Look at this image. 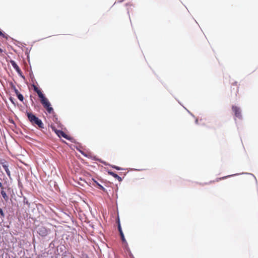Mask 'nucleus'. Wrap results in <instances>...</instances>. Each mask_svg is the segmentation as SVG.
I'll list each match as a JSON object with an SVG mask.
<instances>
[{"label":"nucleus","instance_id":"obj_1","mask_svg":"<svg viewBox=\"0 0 258 258\" xmlns=\"http://www.w3.org/2000/svg\"><path fill=\"white\" fill-rule=\"evenodd\" d=\"M27 114L29 120L33 124H36L40 128L44 127L43 123H42V121L35 115L30 112H27Z\"/></svg>","mask_w":258,"mask_h":258},{"label":"nucleus","instance_id":"obj_2","mask_svg":"<svg viewBox=\"0 0 258 258\" xmlns=\"http://www.w3.org/2000/svg\"><path fill=\"white\" fill-rule=\"evenodd\" d=\"M39 97L40 98V102L43 107L47 110L49 113H51L53 111V109L51 106V104L47 98H46L43 94Z\"/></svg>","mask_w":258,"mask_h":258},{"label":"nucleus","instance_id":"obj_3","mask_svg":"<svg viewBox=\"0 0 258 258\" xmlns=\"http://www.w3.org/2000/svg\"><path fill=\"white\" fill-rule=\"evenodd\" d=\"M232 109L236 117L240 118L241 117V111L239 107L236 106H232Z\"/></svg>","mask_w":258,"mask_h":258},{"label":"nucleus","instance_id":"obj_4","mask_svg":"<svg viewBox=\"0 0 258 258\" xmlns=\"http://www.w3.org/2000/svg\"><path fill=\"white\" fill-rule=\"evenodd\" d=\"M52 129H53V131H54V132H55L56 135L59 137H63V138H64L65 139H69L68 135H66L63 131H60V130H56V129H54L53 127H52Z\"/></svg>","mask_w":258,"mask_h":258},{"label":"nucleus","instance_id":"obj_5","mask_svg":"<svg viewBox=\"0 0 258 258\" xmlns=\"http://www.w3.org/2000/svg\"><path fill=\"white\" fill-rule=\"evenodd\" d=\"M1 164L2 165L3 167L5 169V171L6 172L8 176L10 177L11 176V172L10 171L9 169V166L7 164H6V162H1Z\"/></svg>","mask_w":258,"mask_h":258},{"label":"nucleus","instance_id":"obj_6","mask_svg":"<svg viewBox=\"0 0 258 258\" xmlns=\"http://www.w3.org/2000/svg\"><path fill=\"white\" fill-rule=\"evenodd\" d=\"M92 181L93 182V185L95 186H96L98 188L102 190L103 191H105V188L100 184L97 181H96L94 179L92 178Z\"/></svg>","mask_w":258,"mask_h":258},{"label":"nucleus","instance_id":"obj_7","mask_svg":"<svg viewBox=\"0 0 258 258\" xmlns=\"http://www.w3.org/2000/svg\"><path fill=\"white\" fill-rule=\"evenodd\" d=\"M11 63L13 67L16 70V71L19 74L21 73V69L16 63V62L14 60H11Z\"/></svg>","mask_w":258,"mask_h":258},{"label":"nucleus","instance_id":"obj_8","mask_svg":"<svg viewBox=\"0 0 258 258\" xmlns=\"http://www.w3.org/2000/svg\"><path fill=\"white\" fill-rule=\"evenodd\" d=\"M108 174L117 179L119 181H121L122 180L121 178L119 176L112 171H108Z\"/></svg>","mask_w":258,"mask_h":258},{"label":"nucleus","instance_id":"obj_9","mask_svg":"<svg viewBox=\"0 0 258 258\" xmlns=\"http://www.w3.org/2000/svg\"><path fill=\"white\" fill-rule=\"evenodd\" d=\"M32 86L33 87L34 91H35L37 93L39 97L43 94L41 90H39L36 86H35V85H33Z\"/></svg>","mask_w":258,"mask_h":258},{"label":"nucleus","instance_id":"obj_10","mask_svg":"<svg viewBox=\"0 0 258 258\" xmlns=\"http://www.w3.org/2000/svg\"><path fill=\"white\" fill-rule=\"evenodd\" d=\"M1 195H2V197H3V198H4V199L6 201H7L8 200V199H9V197L7 196L6 192L4 190H2L1 191Z\"/></svg>","mask_w":258,"mask_h":258},{"label":"nucleus","instance_id":"obj_11","mask_svg":"<svg viewBox=\"0 0 258 258\" xmlns=\"http://www.w3.org/2000/svg\"><path fill=\"white\" fill-rule=\"evenodd\" d=\"M117 223H118V225H117L118 229V231H119V233H120L121 232H122V229H121V225H120V222H119V218H118Z\"/></svg>","mask_w":258,"mask_h":258},{"label":"nucleus","instance_id":"obj_12","mask_svg":"<svg viewBox=\"0 0 258 258\" xmlns=\"http://www.w3.org/2000/svg\"><path fill=\"white\" fill-rule=\"evenodd\" d=\"M18 98L21 101H23L24 97L23 96L20 94V93L17 95Z\"/></svg>","mask_w":258,"mask_h":258},{"label":"nucleus","instance_id":"obj_13","mask_svg":"<svg viewBox=\"0 0 258 258\" xmlns=\"http://www.w3.org/2000/svg\"><path fill=\"white\" fill-rule=\"evenodd\" d=\"M39 234L42 235H46L47 232H46V229H42L41 230H40V232H39Z\"/></svg>","mask_w":258,"mask_h":258},{"label":"nucleus","instance_id":"obj_14","mask_svg":"<svg viewBox=\"0 0 258 258\" xmlns=\"http://www.w3.org/2000/svg\"><path fill=\"white\" fill-rule=\"evenodd\" d=\"M119 234H120V236H121V238L122 241L123 242H126V240H125V239L124 236V234H123V232H122L120 233Z\"/></svg>","mask_w":258,"mask_h":258},{"label":"nucleus","instance_id":"obj_15","mask_svg":"<svg viewBox=\"0 0 258 258\" xmlns=\"http://www.w3.org/2000/svg\"><path fill=\"white\" fill-rule=\"evenodd\" d=\"M111 167L113 168H114L117 170H122V169L118 166H115V165H111Z\"/></svg>","mask_w":258,"mask_h":258},{"label":"nucleus","instance_id":"obj_16","mask_svg":"<svg viewBox=\"0 0 258 258\" xmlns=\"http://www.w3.org/2000/svg\"><path fill=\"white\" fill-rule=\"evenodd\" d=\"M0 214H1V216L4 218L5 217V214L2 210V209L0 208Z\"/></svg>","mask_w":258,"mask_h":258},{"label":"nucleus","instance_id":"obj_17","mask_svg":"<svg viewBox=\"0 0 258 258\" xmlns=\"http://www.w3.org/2000/svg\"><path fill=\"white\" fill-rule=\"evenodd\" d=\"M12 89L14 90V91H15V89H17L15 86H14V85H12V87H11Z\"/></svg>","mask_w":258,"mask_h":258},{"label":"nucleus","instance_id":"obj_18","mask_svg":"<svg viewBox=\"0 0 258 258\" xmlns=\"http://www.w3.org/2000/svg\"><path fill=\"white\" fill-rule=\"evenodd\" d=\"M12 89L14 90V91H15V89H17L15 86H14V85H12V87H11Z\"/></svg>","mask_w":258,"mask_h":258},{"label":"nucleus","instance_id":"obj_19","mask_svg":"<svg viewBox=\"0 0 258 258\" xmlns=\"http://www.w3.org/2000/svg\"><path fill=\"white\" fill-rule=\"evenodd\" d=\"M227 176H225V177H223L222 178H220L219 179H217V181H219L220 180H221V179H225Z\"/></svg>","mask_w":258,"mask_h":258},{"label":"nucleus","instance_id":"obj_20","mask_svg":"<svg viewBox=\"0 0 258 258\" xmlns=\"http://www.w3.org/2000/svg\"><path fill=\"white\" fill-rule=\"evenodd\" d=\"M0 36H3V37H4V33L2 32V31L0 30Z\"/></svg>","mask_w":258,"mask_h":258},{"label":"nucleus","instance_id":"obj_21","mask_svg":"<svg viewBox=\"0 0 258 258\" xmlns=\"http://www.w3.org/2000/svg\"><path fill=\"white\" fill-rule=\"evenodd\" d=\"M14 92L16 95L19 93V92L18 91V89H15V91H14Z\"/></svg>","mask_w":258,"mask_h":258},{"label":"nucleus","instance_id":"obj_22","mask_svg":"<svg viewBox=\"0 0 258 258\" xmlns=\"http://www.w3.org/2000/svg\"><path fill=\"white\" fill-rule=\"evenodd\" d=\"M10 100H11V101L14 104V102L13 101L14 99L12 98V97H10Z\"/></svg>","mask_w":258,"mask_h":258},{"label":"nucleus","instance_id":"obj_23","mask_svg":"<svg viewBox=\"0 0 258 258\" xmlns=\"http://www.w3.org/2000/svg\"><path fill=\"white\" fill-rule=\"evenodd\" d=\"M3 52V50L0 48V53H2Z\"/></svg>","mask_w":258,"mask_h":258},{"label":"nucleus","instance_id":"obj_24","mask_svg":"<svg viewBox=\"0 0 258 258\" xmlns=\"http://www.w3.org/2000/svg\"><path fill=\"white\" fill-rule=\"evenodd\" d=\"M1 187H2V183L0 182V188H1Z\"/></svg>","mask_w":258,"mask_h":258}]
</instances>
